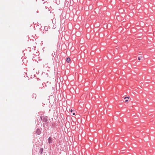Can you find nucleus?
I'll list each match as a JSON object with an SVG mask.
<instances>
[{"mask_svg":"<svg viewBox=\"0 0 155 155\" xmlns=\"http://www.w3.org/2000/svg\"><path fill=\"white\" fill-rule=\"evenodd\" d=\"M75 114V113H73V115H74Z\"/></svg>","mask_w":155,"mask_h":155,"instance_id":"nucleus-14","label":"nucleus"},{"mask_svg":"<svg viewBox=\"0 0 155 155\" xmlns=\"http://www.w3.org/2000/svg\"><path fill=\"white\" fill-rule=\"evenodd\" d=\"M138 59L139 60H141V58H140V57H138Z\"/></svg>","mask_w":155,"mask_h":155,"instance_id":"nucleus-11","label":"nucleus"},{"mask_svg":"<svg viewBox=\"0 0 155 155\" xmlns=\"http://www.w3.org/2000/svg\"><path fill=\"white\" fill-rule=\"evenodd\" d=\"M66 61L68 63H69L71 61V59L69 57H68L66 58Z\"/></svg>","mask_w":155,"mask_h":155,"instance_id":"nucleus-4","label":"nucleus"},{"mask_svg":"<svg viewBox=\"0 0 155 155\" xmlns=\"http://www.w3.org/2000/svg\"><path fill=\"white\" fill-rule=\"evenodd\" d=\"M36 94H33L32 95V98H35V99L36 98Z\"/></svg>","mask_w":155,"mask_h":155,"instance_id":"nucleus-5","label":"nucleus"},{"mask_svg":"<svg viewBox=\"0 0 155 155\" xmlns=\"http://www.w3.org/2000/svg\"><path fill=\"white\" fill-rule=\"evenodd\" d=\"M43 148H41L40 150V152L41 153H42L43 151Z\"/></svg>","mask_w":155,"mask_h":155,"instance_id":"nucleus-6","label":"nucleus"},{"mask_svg":"<svg viewBox=\"0 0 155 155\" xmlns=\"http://www.w3.org/2000/svg\"><path fill=\"white\" fill-rule=\"evenodd\" d=\"M36 133L37 134L39 135L41 134V131L38 128L36 131Z\"/></svg>","mask_w":155,"mask_h":155,"instance_id":"nucleus-3","label":"nucleus"},{"mask_svg":"<svg viewBox=\"0 0 155 155\" xmlns=\"http://www.w3.org/2000/svg\"><path fill=\"white\" fill-rule=\"evenodd\" d=\"M128 101V99L127 100H125V102H127Z\"/></svg>","mask_w":155,"mask_h":155,"instance_id":"nucleus-13","label":"nucleus"},{"mask_svg":"<svg viewBox=\"0 0 155 155\" xmlns=\"http://www.w3.org/2000/svg\"><path fill=\"white\" fill-rule=\"evenodd\" d=\"M48 27L47 26H45V29L46 30V31H48Z\"/></svg>","mask_w":155,"mask_h":155,"instance_id":"nucleus-7","label":"nucleus"},{"mask_svg":"<svg viewBox=\"0 0 155 155\" xmlns=\"http://www.w3.org/2000/svg\"><path fill=\"white\" fill-rule=\"evenodd\" d=\"M127 98L129 99V97H126L124 98V99H126Z\"/></svg>","mask_w":155,"mask_h":155,"instance_id":"nucleus-9","label":"nucleus"},{"mask_svg":"<svg viewBox=\"0 0 155 155\" xmlns=\"http://www.w3.org/2000/svg\"><path fill=\"white\" fill-rule=\"evenodd\" d=\"M53 140L52 138L51 137H49L48 140V142L49 144L51 143H52Z\"/></svg>","mask_w":155,"mask_h":155,"instance_id":"nucleus-2","label":"nucleus"},{"mask_svg":"<svg viewBox=\"0 0 155 155\" xmlns=\"http://www.w3.org/2000/svg\"><path fill=\"white\" fill-rule=\"evenodd\" d=\"M42 121L43 123H45L47 122L48 121V117L47 116H44L43 118L42 119Z\"/></svg>","mask_w":155,"mask_h":155,"instance_id":"nucleus-1","label":"nucleus"},{"mask_svg":"<svg viewBox=\"0 0 155 155\" xmlns=\"http://www.w3.org/2000/svg\"><path fill=\"white\" fill-rule=\"evenodd\" d=\"M74 110L72 109H71L70 110V111L71 112H72Z\"/></svg>","mask_w":155,"mask_h":155,"instance_id":"nucleus-10","label":"nucleus"},{"mask_svg":"<svg viewBox=\"0 0 155 155\" xmlns=\"http://www.w3.org/2000/svg\"><path fill=\"white\" fill-rule=\"evenodd\" d=\"M53 126L54 127H55L56 126V125L55 124H54V125H53Z\"/></svg>","mask_w":155,"mask_h":155,"instance_id":"nucleus-12","label":"nucleus"},{"mask_svg":"<svg viewBox=\"0 0 155 155\" xmlns=\"http://www.w3.org/2000/svg\"><path fill=\"white\" fill-rule=\"evenodd\" d=\"M44 116H41L40 117V118L41 120H42Z\"/></svg>","mask_w":155,"mask_h":155,"instance_id":"nucleus-8","label":"nucleus"}]
</instances>
